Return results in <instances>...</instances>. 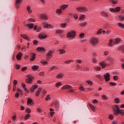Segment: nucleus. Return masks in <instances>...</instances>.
<instances>
[{
	"label": "nucleus",
	"instance_id": "nucleus-54",
	"mask_svg": "<svg viewBox=\"0 0 124 124\" xmlns=\"http://www.w3.org/2000/svg\"><path fill=\"white\" fill-rule=\"evenodd\" d=\"M72 62V60H69L68 61H66L65 62L67 64H69V63H70V62Z\"/></svg>",
	"mask_w": 124,
	"mask_h": 124
},
{
	"label": "nucleus",
	"instance_id": "nucleus-46",
	"mask_svg": "<svg viewBox=\"0 0 124 124\" xmlns=\"http://www.w3.org/2000/svg\"><path fill=\"white\" fill-rule=\"evenodd\" d=\"M102 97L104 100H106V99H107V96H106L105 95H103Z\"/></svg>",
	"mask_w": 124,
	"mask_h": 124
},
{
	"label": "nucleus",
	"instance_id": "nucleus-29",
	"mask_svg": "<svg viewBox=\"0 0 124 124\" xmlns=\"http://www.w3.org/2000/svg\"><path fill=\"white\" fill-rule=\"evenodd\" d=\"M59 51L60 54H64L65 53V51L63 49H59Z\"/></svg>",
	"mask_w": 124,
	"mask_h": 124
},
{
	"label": "nucleus",
	"instance_id": "nucleus-10",
	"mask_svg": "<svg viewBox=\"0 0 124 124\" xmlns=\"http://www.w3.org/2000/svg\"><path fill=\"white\" fill-rule=\"evenodd\" d=\"M52 54H53V51H49L46 54V59L48 60V59H50V58H52Z\"/></svg>",
	"mask_w": 124,
	"mask_h": 124
},
{
	"label": "nucleus",
	"instance_id": "nucleus-18",
	"mask_svg": "<svg viewBox=\"0 0 124 124\" xmlns=\"http://www.w3.org/2000/svg\"><path fill=\"white\" fill-rule=\"evenodd\" d=\"M41 92V88L38 89L37 92L35 93L36 96H38V95H39V93H40Z\"/></svg>",
	"mask_w": 124,
	"mask_h": 124
},
{
	"label": "nucleus",
	"instance_id": "nucleus-20",
	"mask_svg": "<svg viewBox=\"0 0 124 124\" xmlns=\"http://www.w3.org/2000/svg\"><path fill=\"white\" fill-rule=\"evenodd\" d=\"M37 50L39 51L40 52H44L45 51V49L43 47H38Z\"/></svg>",
	"mask_w": 124,
	"mask_h": 124
},
{
	"label": "nucleus",
	"instance_id": "nucleus-25",
	"mask_svg": "<svg viewBox=\"0 0 124 124\" xmlns=\"http://www.w3.org/2000/svg\"><path fill=\"white\" fill-rule=\"evenodd\" d=\"M16 6L18 7V4H19V3H20V2H22V1H23L22 0H16Z\"/></svg>",
	"mask_w": 124,
	"mask_h": 124
},
{
	"label": "nucleus",
	"instance_id": "nucleus-41",
	"mask_svg": "<svg viewBox=\"0 0 124 124\" xmlns=\"http://www.w3.org/2000/svg\"><path fill=\"white\" fill-rule=\"evenodd\" d=\"M94 69H95V70L99 71L101 69V68L100 67H95Z\"/></svg>",
	"mask_w": 124,
	"mask_h": 124
},
{
	"label": "nucleus",
	"instance_id": "nucleus-26",
	"mask_svg": "<svg viewBox=\"0 0 124 124\" xmlns=\"http://www.w3.org/2000/svg\"><path fill=\"white\" fill-rule=\"evenodd\" d=\"M27 9L29 13H31V6H28L27 7Z\"/></svg>",
	"mask_w": 124,
	"mask_h": 124
},
{
	"label": "nucleus",
	"instance_id": "nucleus-42",
	"mask_svg": "<svg viewBox=\"0 0 124 124\" xmlns=\"http://www.w3.org/2000/svg\"><path fill=\"white\" fill-rule=\"evenodd\" d=\"M86 83H87V84H88L89 85H92L93 84V82L90 80L86 81Z\"/></svg>",
	"mask_w": 124,
	"mask_h": 124
},
{
	"label": "nucleus",
	"instance_id": "nucleus-7",
	"mask_svg": "<svg viewBox=\"0 0 124 124\" xmlns=\"http://www.w3.org/2000/svg\"><path fill=\"white\" fill-rule=\"evenodd\" d=\"M98 42V40L96 38H93L91 39V43L93 45H95Z\"/></svg>",
	"mask_w": 124,
	"mask_h": 124
},
{
	"label": "nucleus",
	"instance_id": "nucleus-39",
	"mask_svg": "<svg viewBox=\"0 0 124 124\" xmlns=\"http://www.w3.org/2000/svg\"><path fill=\"white\" fill-rule=\"evenodd\" d=\"M26 111L27 113H28L29 114H30V113H31V109H30V108H26Z\"/></svg>",
	"mask_w": 124,
	"mask_h": 124
},
{
	"label": "nucleus",
	"instance_id": "nucleus-3",
	"mask_svg": "<svg viewBox=\"0 0 124 124\" xmlns=\"http://www.w3.org/2000/svg\"><path fill=\"white\" fill-rule=\"evenodd\" d=\"M27 78L25 79L26 82L28 83V84H31V83H32L33 77L31 75H29L27 76Z\"/></svg>",
	"mask_w": 124,
	"mask_h": 124
},
{
	"label": "nucleus",
	"instance_id": "nucleus-60",
	"mask_svg": "<svg viewBox=\"0 0 124 124\" xmlns=\"http://www.w3.org/2000/svg\"><path fill=\"white\" fill-rule=\"evenodd\" d=\"M12 119L14 121H15V120H16V116H12Z\"/></svg>",
	"mask_w": 124,
	"mask_h": 124
},
{
	"label": "nucleus",
	"instance_id": "nucleus-31",
	"mask_svg": "<svg viewBox=\"0 0 124 124\" xmlns=\"http://www.w3.org/2000/svg\"><path fill=\"white\" fill-rule=\"evenodd\" d=\"M38 68V66H33L32 67V69H33V70H37Z\"/></svg>",
	"mask_w": 124,
	"mask_h": 124
},
{
	"label": "nucleus",
	"instance_id": "nucleus-15",
	"mask_svg": "<svg viewBox=\"0 0 124 124\" xmlns=\"http://www.w3.org/2000/svg\"><path fill=\"white\" fill-rule=\"evenodd\" d=\"M44 29H52V26L50 24H46L44 26Z\"/></svg>",
	"mask_w": 124,
	"mask_h": 124
},
{
	"label": "nucleus",
	"instance_id": "nucleus-14",
	"mask_svg": "<svg viewBox=\"0 0 124 124\" xmlns=\"http://www.w3.org/2000/svg\"><path fill=\"white\" fill-rule=\"evenodd\" d=\"M47 37V36L46 35H44L43 34H40L39 35V38H41V39H45Z\"/></svg>",
	"mask_w": 124,
	"mask_h": 124
},
{
	"label": "nucleus",
	"instance_id": "nucleus-35",
	"mask_svg": "<svg viewBox=\"0 0 124 124\" xmlns=\"http://www.w3.org/2000/svg\"><path fill=\"white\" fill-rule=\"evenodd\" d=\"M119 50L122 51V52H124V46H122L119 48Z\"/></svg>",
	"mask_w": 124,
	"mask_h": 124
},
{
	"label": "nucleus",
	"instance_id": "nucleus-30",
	"mask_svg": "<svg viewBox=\"0 0 124 124\" xmlns=\"http://www.w3.org/2000/svg\"><path fill=\"white\" fill-rule=\"evenodd\" d=\"M57 33H59V34H62L63 31L62 30H58L56 31Z\"/></svg>",
	"mask_w": 124,
	"mask_h": 124
},
{
	"label": "nucleus",
	"instance_id": "nucleus-5",
	"mask_svg": "<svg viewBox=\"0 0 124 124\" xmlns=\"http://www.w3.org/2000/svg\"><path fill=\"white\" fill-rule=\"evenodd\" d=\"M75 34V31H72L67 34V37L68 38H74Z\"/></svg>",
	"mask_w": 124,
	"mask_h": 124
},
{
	"label": "nucleus",
	"instance_id": "nucleus-32",
	"mask_svg": "<svg viewBox=\"0 0 124 124\" xmlns=\"http://www.w3.org/2000/svg\"><path fill=\"white\" fill-rule=\"evenodd\" d=\"M109 85L113 86H117V84L116 83L112 82H109Z\"/></svg>",
	"mask_w": 124,
	"mask_h": 124
},
{
	"label": "nucleus",
	"instance_id": "nucleus-43",
	"mask_svg": "<svg viewBox=\"0 0 124 124\" xmlns=\"http://www.w3.org/2000/svg\"><path fill=\"white\" fill-rule=\"evenodd\" d=\"M108 118H109L110 120H113V119H114V116H113L112 115H109V116H108Z\"/></svg>",
	"mask_w": 124,
	"mask_h": 124
},
{
	"label": "nucleus",
	"instance_id": "nucleus-13",
	"mask_svg": "<svg viewBox=\"0 0 124 124\" xmlns=\"http://www.w3.org/2000/svg\"><path fill=\"white\" fill-rule=\"evenodd\" d=\"M35 54L34 53H32L31 54V62H33V61H34V60H35Z\"/></svg>",
	"mask_w": 124,
	"mask_h": 124
},
{
	"label": "nucleus",
	"instance_id": "nucleus-59",
	"mask_svg": "<svg viewBox=\"0 0 124 124\" xmlns=\"http://www.w3.org/2000/svg\"><path fill=\"white\" fill-rule=\"evenodd\" d=\"M113 79L114 80H115L116 81V80H118V77L117 76H114L113 77Z\"/></svg>",
	"mask_w": 124,
	"mask_h": 124
},
{
	"label": "nucleus",
	"instance_id": "nucleus-1",
	"mask_svg": "<svg viewBox=\"0 0 124 124\" xmlns=\"http://www.w3.org/2000/svg\"><path fill=\"white\" fill-rule=\"evenodd\" d=\"M113 112L115 115H124V109H120L119 106L115 105V107L112 108Z\"/></svg>",
	"mask_w": 124,
	"mask_h": 124
},
{
	"label": "nucleus",
	"instance_id": "nucleus-53",
	"mask_svg": "<svg viewBox=\"0 0 124 124\" xmlns=\"http://www.w3.org/2000/svg\"><path fill=\"white\" fill-rule=\"evenodd\" d=\"M74 17L75 18V19H78V15L77 14L74 15Z\"/></svg>",
	"mask_w": 124,
	"mask_h": 124
},
{
	"label": "nucleus",
	"instance_id": "nucleus-44",
	"mask_svg": "<svg viewBox=\"0 0 124 124\" xmlns=\"http://www.w3.org/2000/svg\"><path fill=\"white\" fill-rule=\"evenodd\" d=\"M30 117H31V114H28L26 115L25 118L26 120H27V119H29L30 118Z\"/></svg>",
	"mask_w": 124,
	"mask_h": 124
},
{
	"label": "nucleus",
	"instance_id": "nucleus-48",
	"mask_svg": "<svg viewBox=\"0 0 124 124\" xmlns=\"http://www.w3.org/2000/svg\"><path fill=\"white\" fill-rule=\"evenodd\" d=\"M16 91L18 93H22V90H21V89L17 88Z\"/></svg>",
	"mask_w": 124,
	"mask_h": 124
},
{
	"label": "nucleus",
	"instance_id": "nucleus-23",
	"mask_svg": "<svg viewBox=\"0 0 124 124\" xmlns=\"http://www.w3.org/2000/svg\"><path fill=\"white\" fill-rule=\"evenodd\" d=\"M41 18H42V19H45V20H46L47 19V16H46V15H45L44 14L41 15Z\"/></svg>",
	"mask_w": 124,
	"mask_h": 124
},
{
	"label": "nucleus",
	"instance_id": "nucleus-62",
	"mask_svg": "<svg viewBox=\"0 0 124 124\" xmlns=\"http://www.w3.org/2000/svg\"><path fill=\"white\" fill-rule=\"evenodd\" d=\"M84 35H85V34H84V33H80V34H79V36H80V37H83Z\"/></svg>",
	"mask_w": 124,
	"mask_h": 124
},
{
	"label": "nucleus",
	"instance_id": "nucleus-51",
	"mask_svg": "<svg viewBox=\"0 0 124 124\" xmlns=\"http://www.w3.org/2000/svg\"><path fill=\"white\" fill-rule=\"evenodd\" d=\"M61 85H62V83H61V82H58L56 83V87H59V86H61Z\"/></svg>",
	"mask_w": 124,
	"mask_h": 124
},
{
	"label": "nucleus",
	"instance_id": "nucleus-6",
	"mask_svg": "<svg viewBox=\"0 0 124 124\" xmlns=\"http://www.w3.org/2000/svg\"><path fill=\"white\" fill-rule=\"evenodd\" d=\"M77 10L79 12H86V11H88V9L85 7L77 8Z\"/></svg>",
	"mask_w": 124,
	"mask_h": 124
},
{
	"label": "nucleus",
	"instance_id": "nucleus-11",
	"mask_svg": "<svg viewBox=\"0 0 124 124\" xmlns=\"http://www.w3.org/2000/svg\"><path fill=\"white\" fill-rule=\"evenodd\" d=\"M22 56H23V54L21 52H19L18 54L16 55V59L18 61L22 59Z\"/></svg>",
	"mask_w": 124,
	"mask_h": 124
},
{
	"label": "nucleus",
	"instance_id": "nucleus-27",
	"mask_svg": "<svg viewBox=\"0 0 124 124\" xmlns=\"http://www.w3.org/2000/svg\"><path fill=\"white\" fill-rule=\"evenodd\" d=\"M67 6H68V5H63L61 6V9H65Z\"/></svg>",
	"mask_w": 124,
	"mask_h": 124
},
{
	"label": "nucleus",
	"instance_id": "nucleus-37",
	"mask_svg": "<svg viewBox=\"0 0 124 124\" xmlns=\"http://www.w3.org/2000/svg\"><path fill=\"white\" fill-rule=\"evenodd\" d=\"M111 2L113 3L114 4H116V3H118V0H112L111 1Z\"/></svg>",
	"mask_w": 124,
	"mask_h": 124
},
{
	"label": "nucleus",
	"instance_id": "nucleus-38",
	"mask_svg": "<svg viewBox=\"0 0 124 124\" xmlns=\"http://www.w3.org/2000/svg\"><path fill=\"white\" fill-rule=\"evenodd\" d=\"M57 13H58L59 14L62 13V10L61 9H58L56 11Z\"/></svg>",
	"mask_w": 124,
	"mask_h": 124
},
{
	"label": "nucleus",
	"instance_id": "nucleus-50",
	"mask_svg": "<svg viewBox=\"0 0 124 124\" xmlns=\"http://www.w3.org/2000/svg\"><path fill=\"white\" fill-rule=\"evenodd\" d=\"M61 28H63L66 26V23H62L61 24Z\"/></svg>",
	"mask_w": 124,
	"mask_h": 124
},
{
	"label": "nucleus",
	"instance_id": "nucleus-40",
	"mask_svg": "<svg viewBox=\"0 0 124 124\" xmlns=\"http://www.w3.org/2000/svg\"><path fill=\"white\" fill-rule=\"evenodd\" d=\"M115 101L116 102V103H119V102H120V99L119 98H115Z\"/></svg>",
	"mask_w": 124,
	"mask_h": 124
},
{
	"label": "nucleus",
	"instance_id": "nucleus-28",
	"mask_svg": "<svg viewBox=\"0 0 124 124\" xmlns=\"http://www.w3.org/2000/svg\"><path fill=\"white\" fill-rule=\"evenodd\" d=\"M118 26L120 27V28H122L124 29V24H123L122 23H118Z\"/></svg>",
	"mask_w": 124,
	"mask_h": 124
},
{
	"label": "nucleus",
	"instance_id": "nucleus-63",
	"mask_svg": "<svg viewBox=\"0 0 124 124\" xmlns=\"http://www.w3.org/2000/svg\"><path fill=\"white\" fill-rule=\"evenodd\" d=\"M93 103H95V104L98 103V101H97V100H93Z\"/></svg>",
	"mask_w": 124,
	"mask_h": 124
},
{
	"label": "nucleus",
	"instance_id": "nucleus-8",
	"mask_svg": "<svg viewBox=\"0 0 124 124\" xmlns=\"http://www.w3.org/2000/svg\"><path fill=\"white\" fill-rule=\"evenodd\" d=\"M106 81H110V74L109 73H107L106 75L104 76Z\"/></svg>",
	"mask_w": 124,
	"mask_h": 124
},
{
	"label": "nucleus",
	"instance_id": "nucleus-21",
	"mask_svg": "<svg viewBox=\"0 0 124 124\" xmlns=\"http://www.w3.org/2000/svg\"><path fill=\"white\" fill-rule=\"evenodd\" d=\"M101 14L103 17H108V15L105 12H102L101 13Z\"/></svg>",
	"mask_w": 124,
	"mask_h": 124
},
{
	"label": "nucleus",
	"instance_id": "nucleus-19",
	"mask_svg": "<svg viewBox=\"0 0 124 124\" xmlns=\"http://www.w3.org/2000/svg\"><path fill=\"white\" fill-rule=\"evenodd\" d=\"M55 107L56 109V110H57V111L59 110V107H60V105L59 104V103L56 102L55 104Z\"/></svg>",
	"mask_w": 124,
	"mask_h": 124
},
{
	"label": "nucleus",
	"instance_id": "nucleus-4",
	"mask_svg": "<svg viewBox=\"0 0 124 124\" xmlns=\"http://www.w3.org/2000/svg\"><path fill=\"white\" fill-rule=\"evenodd\" d=\"M72 87L69 85H65L62 88V90H70L69 91V93H73L74 92V90H71Z\"/></svg>",
	"mask_w": 124,
	"mask_h": 124
},
{
	"label": "nucleus",
	"instance_id": "nucleus-64",
	"mask_svg": "<svg viewBox=\"0 0 124 124\" xmlns=\"http://www.w3.org/2000/svg\"><path fill=\"white\" fill-rule=\"evenodd\" d=\"M93 62H95L96 63V62H97L96 61V60L94 58L93 59V61H92Z\"/></svg>",
	"mask_w": 124,
	"mask_h": 124
},
{
	"label": "nucleus",
	"instance_id": "nucleus-56",
	"mask_svg": "<svg viewBox=\"0 0 124 124\" xmlns=\"http://www.w3.org/2000/svg\"><path fill=\"white\" fill-rule=\"evenodd\" d=\"M102 32V29H100L97 32L98 34H100V33H101V32Z\"/></svg>",
	"mask_w": 124,
	"mask_h": 124
},
{
	"label": "nucleus",
	"instance_id": "nucleus-2",
	"mask_svg": "<svg viewBox=\"0 0 124 124\" xmlns=\"http://www.w3.org/2000/svg\"><path fill=\"white\" fill-rule=\"evenodd\" d=\"M121 42V39L120 38L115 39L113 42V40H111L109 41L108 45L110 47H112V46H114V44H118V43H119V42Z\"/></svg>",
	"mask_w": 124,
	"mask_h": 124
},
{
	"label": "nucleus",
	"instance_id": "nucleus-61",
	"mask_svg": "<svg viewBox=\"0 0 124 124\" xmlns=\"http://www.w3.org/2000/svg\"><path fill=\"white\" fill-rule=\"evenodd\" d=\"M55 68H56V69H57V67H56V66H53L50 68V70H54V69H55Z\"/></svg>",
	"mask_w": 124,
	"mask_h": 124
},
{
	"label": "nucleus",
	"instance_id": "nucleus-36",
	"mask_svg": "<svg viewBox=\"0 0 124 124\" xmlns=\"http://www.w3.org/2000/svg\"><path fill=\"white\" fill-rule=\"evenodd\" d=\"M50 99H51V97H50V95H48L46 98V101H48V100H50Z\"/></svg>",
	"mask_w": 124,
	"mask_h": 124
},
{
	"label": "nucleus",
	"instance_id": "nucleus-24",
	"mask_svg": "<svg viewBox=\"0 0 124 124\" xmlns=\"http://www.w3.org/2000/svg\"><path fill=\"white\" fill-rule=\"evenodd\" d=\"M62 76H63V74H59L57 76V78H58L59 79H60V78H62Z\"/></svg>",
	"mask_w": 124,
	"mask_h": 124
},
{
	"label": "nucleus",
	"instance_id": "nucleus-47",
	"mask_svg": "<svg viewBox=\"0 0 124 124\" xmlns=\"http://www.w3.org/2000/svg\"><path fill=\"white\" fill-rule=\"evenodd\" d=\"M83 18H85V16H84V15H81V16L79 17V20H82V19H83Z\"/></svg>",
	"mask_w": 124,
	"mask_h": 124
},
{
	"label": "nucleus",
	"instance_id": "nucleus-58",
	"mask_svg": "<svg viewBox=\"0 0 124 124\" xmlns=\"http://www.w3.org/2000/svg\"><path fill=\"white\" fill-rule=\"evenodd\" d=\"M26 69H27V67L25 66V67H23L22 69H21V70L22 71H25V70H26Z\"/></svg>",
	"mask_w": 124,
	"mask_h": 124
},
{
	"label": "nucleus",
	"instance_id": "nucleus-49",
	"mask_svg": "<svg viewBox=\"0 0 124 124\" xmlns=\"http://www.w3.org/2000/svg\"><path fill=\"white\" fill-rule=\"evenodd\" d=\"M86 25H87V22H84L80 24V26H81V27H84V26H86Z\"/></svg>",
	"mask_w": 124,
	"mask_h": 124
},
{
	"label": "nucleus",
	"instance_id": "nucleus-12",
	"mask_svg": "<svg viewBox=\"0 0 124 124\" xmlns=\"http://www.w3.org/2000/svg\"><path fill=\"white\" fill-rule=\"evenodd\" d=\"M37 87L38 86L37 85L32 86L30 89V92H31V93H33V92H34V90H35V89H37Z\"/></svg>",
	"mask_w": 124,
	"mask_h": 124
},
{
	"label": "nucleus",
	"instance_id": "nucleus-17",
	"mask_svg": "<svg viewBox=\"0 0 124 124\" xmlns=\"http://www.w3.org/2000/svg\"><path fill=\"white\" fill-rule=\"evenodd\" d=\"M100 65H101V66H102V68H104V67H106V63H105V62H100Z\"/></svg>",
	"mask_w": 124,
	"mask_h": 124
},
{
	"label": "nucleus",
	"instance_id": "nucleus-16",
	"mask_svg": "<svg viewBox=\"0 0 124 124\" xmlns=\"http://www.w3.org/2000/svg\"><path fill=\"white\" fill-rule=\"evenodd\" d=\"M28 28H30V29L33 28V24L32 23H27L26 25Z\"/></svg>",
	"mask_w": 124,
	"mask_h": 124
},
{
	"label": "nucleus",
	"instance_id": "nucleus-34",
	"mask_svg": "<svg viewBox=\"0 0 124 124\" xmlns=\"http://www.w3.org/2000/svg\"><path fill=\"white\" fill-rule=\"evenodd\" d=\"M79 90H80V91H82V92H84V91H85V89L82 86L79 87Z\"/></svg>",
	"mask_w": 124,
	"mask_h": 124
},
{
	"label": "nucleus",
	"instance_id": "nucleus-52",
	"mask_svg": "<svg viewBox=\"0 0 124 124\" xmlns=\"http://www.w3.org/2000/svg\"><path fill=\"white\" fill-rule=\"evenodd\" d=\"M121 61L123 62H124V63H122V66L123 69H124V59H121Z\"/></svg>",
	"mask_w": 124,
	"mask_h": 124
},
{
	"label": "nucleus",
	"instance_id": "nucleus-33",
	"mask_svg": "<svg viewBox=\"0 0 124 124\" xmlns=\"http://www.w3.org/2000/svg\"><path fill=\"white\" fill-rule=\"evenodd\" d=\"M32 102V100H31L30 98H29L27 102V104H31Z\"/></svg>",
	"mask_w": 124,
	"mask_h": 124
},
{
	"label": "nucleus",
	"instance_id": "nucleus-45",
	"mask_svg": "<svg viewBox=\"0 0 124 124\" xmlns=\"http://www.w3.org/2000/svg\"><path fill=\"white\" fill-rule=\"evenodd\" d=\"M119 18L120 20H124V16H119Z\"/></svg>",
	"mask_w": 124,
	"mask_h": 124
},
{
	"label": "nucleus",
	"instance_id": "nucleus-22",
	"mask_svg": "<svg viewBox=\"0 0 124 124\" xmlns=\"http://www.w3.org/2000/svg\"><path fill=\"white\" fill-rule=\"evenodd\" d=\"M21 37H23V38H24V39H27V40H29V37L27 36L26 35H21Z\"/></svg>",
	"mask_w": 124,
	"mask_h": 124
},
{
	"label": "nucleus",
	"instance_id": "nucleus-9",
	"mask_svg": "<svg viewBox=\"0 0 124 124\" xmlns=\"http://www.w3.org/2000/svg\"><path fill=\"white\" fill-rule=\"evenodd\" d=\"M110 10L111 12H120V10H121V8L119 7H116L115 9L112 8L110 9Z\"/></svg>",
	"mask_w": 124,
	"mask_h": 124
},
{
	"label": "nucleus",
	"instance_id": "nucleus-55",
	"mask_svg": "<svg viewBox=\"0 0 124 124\" xmlns=\"http://www.w3.org/2000/svg\"><path fill=\"white\" fill-rule=\"evenodd\" d=\"M19 96H20V94H19V93H16V95H15L16 97L18 98V97H19Z\"/></svg>",
	"mask_w": 124,
	"mask_h": 124
},
{
	"label": "nucleus",
	"instance_id": "nucleus-57",
	"mask_svg": "<svg viewBox=\"0 0 124 124\" xmlns=\"http://www.w3.org/2000/svg\"><path fill=\"white\" fill-rule=\"evenodd\" d=\"M17 80H14V86H16V85H17Z\"/></svg>",
	"mask_w": 124,
	"mask_h": 124
}]
</instances>
